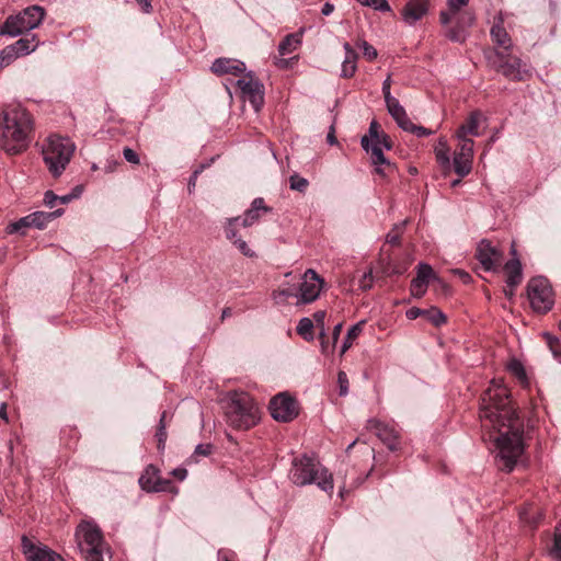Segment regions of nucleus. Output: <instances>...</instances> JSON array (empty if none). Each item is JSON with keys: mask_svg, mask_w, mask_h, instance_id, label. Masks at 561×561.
Segmentation results:
<instances>
[{"mask_svg": "<svg viewBox=\"0 0 561 561\" xmlns=\"http://www.w3.org/2000/svg\"><path fill=\"white\" fill-rule=\"evenodd\" d=\"M512 255L513 259L508 260L504 266L503 270L506 274V285L511 288L510 291L505 290V295L508 297H512L514 294V288L517 287L523 279V268L522 263L519 259L517 257V252L514 245H512Z\"/></svg>", "mask_w": 561, "mask_h": 561, "instance_id": "18", "label": "nucleus"}, {"mask_svg": "<svg viewBox=\"0 0 561 561\" xmlns=\"http://www.w3.org/2000/svg\"><path fill=\"white\" fill-rule=\"evenodd\" d=\"M240 216L228 218L225 225L226 238L233 243V245L247 257L255 256V252L248 245V243L238 237L237 226L239 225Z\"/></svg>", "mask_w": 561, "mask_h": 561, "instance_id": "21", "label": "nucleus"}, {"mask_svg": "<svg viewBox=\"0 0 561 561\" xmlns=\"http://www.w3.org/2000/svg\"><path fill=\"white\" fill-rule=\"evenodd\" d=\"M415 278L420 282L427 284V285L431 279H437L432 266L426 263H419L417 274H416Z\"/></svg>", "mask_w": 561, "mask_h": 561, "instance_id": "34", "label": "nucleus"}, {"mask_svg": "<svg viewBox=\"0 0 561 561\" xmlns=\"http://www.w3.org/2000/svg\"><path fill=\"white\" fill-rule=\"evenodd\" d=\"M427 286V284L413 278L410 286L411 295L421 298L426 293Z\"/></svg>", "mask_w": 561, "mask_h": 561, "instance_id": "49", "label": "nucleus"}, {"mask_svg": "<svg viewBox=\"0 0 561 561\" xmlns=\"http://www.w3.org/2000/svg\"><path fill=\"white\" fill-rule=\"evenodd\" d=\"M76 539L87 561H103L105 542L100 527L91 522H82L77 527Z\"/></svg>", "mask_w": 561, "mask_h": 561, "instance_id": "6", "label": "nucleus"}, {"mask_svg": "<svg viewBox=\"0 0 561 561\" xmlns=\"http://www.w3.org/2000/svg\"><path fill=\"white\" fill-rule=\"evenodd\" d=\"M22 549L27 561H57L60 557L55 551L44 545H35L26 536L22 539Z\"/></svg>", "mask_w": 561, "mask_h": 561, "instance_id": "17", "label": "nucleus"}, {"mask_svg": "<svg viewBox=\"0 0 561 561\" xmlns=\"http://www.w3.org/2000/svg\"><path fill=\"white\" fill-rule=\"evenodd\" d=\"M396 123L401 129L411 134L415 126V124L409 118L408 114L397 119Z\"/></svg>", "mask_w": 561, "mask_h": 561, "instance_id": "56", "label": "nucleus"}, {"mask_svg": "<svg viewBox=\"0 0 561 561\" xmlns=\"http://www.w3.org/2000/svg\"><path fill=\"white\" fill-rule=\"evenodd\" d=\"M476 259L486 272L496 271L501 265L503 253L488 239H482L476 249Z\"/></svg>", "mask_w": 561, "mask_h": 561, "instance_id": "14", "label": "nucleus"}, {"mask_svg": "<svg viewBox=\"0 0 561 561\" xmlns=\"http://www.w3.org/2000/svg\"><path fill=\"white\" fill-rule=\"evenodd\" d=\"M445 36L455 43H463L467 39L468 32L456 23L455 26L447 30Z\"/></svg>", "mask_w": 561, "mask_h": 561, "instance_id": "35", "label": "nucleus"}, {"mask_svg": "<svg viewBox=\"0 0 561 561\" xmlns=\"http://www.w3.org/2000/svg\"><path fill=\"white\" fill-rule=\"evenodd\" d=\"M160 470L154 465H148L139 478V485L144 491L152 492L160 478Z\"/></svg>", "mask_w": 561, "mask_h": 561, "instance_id": "26", "label": "nucleus"}, {"mask_svg": "<svg viewBox=\"0 0 561 561\" xmlns=\"http://www.w3.org/2000/svg\"><path fill=\"white\" fill-rule=\"evenodd\" d=\"M272 208L265 205V202L262 197H256L251 203V207L245 210L244 216L240 217L239 225L248 228L253 226L263 214L271 213Z\"/></svg>", "mask_w": 561, "mask_h": 561, "instance_id": "23", "label": "nucleus"}, {"mask_svg": "<svg viewBox=\"0 0 561 561\" xmlns=\"http://www.w3.org/2000/svg\"><path fill=\"white\" fill-rule=\"evenodd\" d=\"M459 144L454 153V170L460 176L465 178L471 172L473 159V140L458 139Z\"/></svg>", "mask_w": 561, "mask_h": 561, "instance_id": "13", "label": "nucleus"}, {"mask_svg": "<svg viewBox=\"0 0 561 561\" xmlns=\"http://www.w3.org/2000/svg\"><path fill=\"white\" fill-rule=\"evenodd\" d=\"M289 183L291 190L298 191L300 193H304L309 185L308 180L298 174H293L289 178Z\"/></svg>", "mask_w": 561, "mask_h": 561, "instance_id": "43", "label": "nucleus"}, {"mask_svg": "<svg viewBox=\"0 0 561 561\" xmlns=\"http://www.w3.org/2000/svg\"><path fill=\"white\" fill-rule=\"evenodd\" d=\"M226 421L238 431H247L260 421V411L252 397L243 391L230 392L225 404Z\"/></svg>", "mask_w": 561, "mask_h": 561, "instance_id": "3", "label": "nucleus"}, {"mask_svg": "<svg viewBox=\"0 0 561 561\" xmlns=\"http://www.w3.org/2000/svg\"><path fill=\"white\" fill-rule=\"evenodd\" d=\"M214 161V158L210 159L209 162H206V163H202L198 165V168H196L192 175L190 176V180H188V192L192 193L195 188V185H196V181H197V178L198 175L206 169L210 165V163Z\"/></svg>", "mask_w": 561, "mask_h": 561, "instance_id": "46", "label": "nucleus"}, {"mask_svg": "<svg viewBox=\"0 0 561 561\" xmlns=\"http://www.w3.org/2000/svg\"><path fill=\"white\" fill-rule=\"evenodd\" d=\"M343 48L345 50V57L342 62L341 77L348 79V78H352L357 70L356 62L358 59V54L347 42L344 43Z\"/></svg>", "mask_w": 561, "mask_h": 561, "instance_id": "25", "label": "nucleus"}, {"mask_svg": "<svg viewBox=\"0 0 561 561\" xmlns=\"http://www.w3.org/2000/svg\"><path fill=\"white\" fill-rule=\"evenodd\" d=\"M373 286V273L371 271L364 273L363 277L359 280V287L363 290L370 289Z\"/></svg>", "mask_w": 561, "mask_h": 561, "instance_id": "58", "label": "nucleus"}, {"mask_svg": "<svg viewBox=\"0 0 561 561\" xmlns=\"http://www.w3.org/2000/svg\"><path fill=\"white\" fill-rule=\"evenodd\" d=\"M210 70L216 76H240L245 71V64L239 59L220 57L214 60Z\"/></svg>", "mask_w": 561, "mask_h": 561, "instance_id": "20", "label": "nucleus"}, {"mask_svg": "<svg viewBox=\"0 0 561 561\" xmlns=\"http://www.w3.org/2000/svg\"><path fill=\"white\" fill-rule=\"evenodd\" d=\"M469 0H448V10L453 14H457L460 9L465 5H467Z\"/></svg>", "mask_w": 561, "mask_h": 561, "instance_id": "57", "label": "nucleus"}, {"mask_svg": "<svg viewBox=\"0 0 561 561\" xmlns=\"http://www.w3.org/2000/svg\"><path fill=\"white\" fill-rule=\"evenodd\" d=\"M483 121V115L480 111H473L469 114L465 123H462L457 131V139H470L468 136L478 137L481 135L479 127L481 122Z\"/></svg>", "mask_w": 561, "mask_h": 561, "instance_id": "24", "label": "nucleus"}, {"mask_svg": "<svg viewBox=\"0 0 561 561\" xmlns=\"http://www.w3.org/2000/svg\"><path fill=\"white\" fill-rule=\"evenodd\" d=\"M381 133L380 131V125L378 124L377 121H371L370 124H369V128H368V138L370 141H376L380 138L381 136Z\"/></svg>", "mask_w": 561, "mask_h": 561, "instance_id": "53", "label": "nucleus"}, {"mask_svg": "<svg viewBox=\"0 0 561 561\" xmlns=\"http://www.w3.org/2000/svg\"><path fill=\"white\" fill-rule=\"evenodd\" d=\"M491 36L494 43L504 48H510L511 37L501 24H494L491 27Z\"/></svg>", "mask_w": 561, "mask_h": 561, "instance_id": "31", "label": "nucleus"}, {"mask_svg": "<svg viewBox=\"0 0 561 561\" xmlns=\"http://www.w3.org/2000/svg\"><path fill=\"white\" fill-rule=\"evenodd\" d=\"M542 336L547 343V345L549 346V348H553V346L556 345H559L560 342H559V339L556 337L554 335H552L551 333L549 332H543L542 333Z\"/></svg>", "mask_w": 561, "mask_h": 561, "instance_id": "63", "label": "nucleus"}, {"mask_svg": "<svg viewBox=\"0 0 561 561\" xmlns=\"http://www.w3.org/2000/svg\"><path fill=\"white\" fill-rule=\"evenodd\" d=\"M371 144H379L381 148H385L387 150L392 149V141L386 133H381L380 138L376 141H371Z\"/></svg>", "mask_w": 561, "mask_h": 561, "instance_id": "59", "label": "nucleus"}, {"mask_svg": "<svg viewBox=\"0 0 561 561\" xmlns=\"http://www.w3.org/2000/svg\"><path fill=\"white\" fill-rule=\"evenodd\" d=\"M362 5L370 7L376 11L390 12L391 8L387 0H357Z\"/></svg>", "mask_w": 561, "mask_h": 561, "instance_id": "40", "label": "nucleus"}, {"mask_svg": "<svg viewBox=\"0 0 561 561\" xmlns=\"http://www.w3.org/2000/svg\"><path fill=\"white\" fill-rule=\"evenodd\" d=\"M435 157L437 162L443 168H449L450 158H449V147L447 145V140L445 138H439L437 145L434 148Z\"/></svg>", "mask_w": 561, "mask_h": 561, "instance_id": "29", "label": "nucleus"}, {"mask_svg": "<svg viewBox=\"0 0 561 561\" xmlns=\"http://www.w3.org/2000/svg\"><path fill=\"white\" fill-rule=\"evenodd\" d=\"M367 427L374 430L378 438L392 451L399 448V436L394 428L371 419L368 421Z\"/></svg>", "mask_w": 561, "mask_h": 561, "instance_id": "19", "label": "nucleus"}, {"mask_svg": "<svg viewBox=\"0 0 561 561\" xmlns=\"http://www.w3.org/2000/svg\"><path fill=\"white\" fill-rule=\"evenodd\" d=\"M325 316H327V312L324 310H318L312 316L314 325L320 330L319 339H323L324 336H327L325 325H324Z\"/></svg>", "mask_w": 561, "mask_h": 561, "instance_id": "44", "label": "nucleus"}, {"mask_svg": "<svg viewBox=\"0 0 561 561\" xmlns=\"http://www.w3.org/2000/svg\"><path fill=\"white\" fill-rule=\"evenodd\" d=\"M59 196L56 195L53 191H47L44 195V204L49 207V208H53L56 204V202L58 201Z\"/></svg>", "mask_w": 561, "mask_h": 561, "instance_id": "60", "label": "nucleus"}, {"mask_svg": "<svg viewBox=\"0 0 561 561\" xmlns=\"http://www.w3.org/2000/svg\"><path fill=\"white\" fill-rule=\"evenodd\" d=\"M337 382L340 388V396H346L348 391V379L344 371H339Z\"/></svg>", "mask_w": 561, "mask_h": 561, "instance_id": "55", "label": "nucleus"}, {"mask_svg": "<svg viewBox=\"0 0 561 561\" xmlns=\"http://www.w3.org/2000/svg\"><path fill=\"white\" fill-rule=\"evenodd\" d=\"M528 298L531 308L538 313H547L553 307V291L546 277H534L527 285Z\"/></svg>", "mask_w": 561, "mask_h": 561, "instance_id": "8", "label": "nucleus"}, {"mask_svg": "<svg viewBox=\"0 0 561 561\" xmlns=\"http://www.w3.org/2000/svg\"><path fill=\"white\" fill-rule=\"evenodd\" d=\"M213 450L214 446L211 444H198L195 447L194 454L191 456L190 460L194 459L195 461H197V457H207L211 455Z\"/></svg>", "mask_w": 561, "mask_h": 561, "instance_id": "50", "label": "nucleus"}, {"mask_svg": "<svg viewBox=\"0 0 561 561\" xmlns=\"http://www.w3.org/2000/svg\"><path fill=\"white\" fill-rule=\"evenodd\" d=\"M356 46L358 48L363 49V55L367 60L373 61L377 58L378 53H377L376 48L374 46H371L365 39H358L356 43Z\"/></svg>", "mask_w": 561, "mask_h": 561, "instance_id": "38", "label": "nucleus"}, {"mask_svg": "<svg viewBox=\"0 0 561 561\" xmlns=\"http://www.w3.org/2000/svg\"><path fill=\"white\" fill-rule=\"evenodd\" d=\"M156 439H157V448L160 453H162L165 448V442L168 438L167 427L165 425H158L157 432H156Z\"/></svg>", "mask_w": 561, "mask_h": 561, "instance_id": "48", "label": "nucleus"}, {"mask_svg": "<svg viewBox=\"0 0 561 561\" xmlns=\"http://www.w3.org/2000/svg\"><path fill=\"white\" fill-rule=\"evenodd\" d=\"M480 420L497 449V467L511 472L525 450V422L510 390L493 380L480 399Z\"/></svg>", "mask_w": 561, "mask_h": 561, "instance_id": "1", "label": "nucleus"}, {"mask_svg": "<svg viewBox=\"0 0 561 561\" xmlns=\"http://www.w3.org/2000/svg\"><path fill=\"white\" fill-rule=\"evenodd\" d=\"M313 329V321L310 318L304 317L299 320L296 331L305 341L311 342L314 340Z\"/></svg>", "mask_w": 561, "mask_h": 561, "instance_id": "30", "label": "nucleus"}, {"mask_svg": "<svg viewBox=\"0 0 561 561\" xmlns=\"http://www.w3.org/2000/svg\"><path fill=\"white\" fill-rule=\"evenodd\" d=\"M171 474L178 480L182 481L187 476V470L185 468H175L171 471Z\"/></svg>", "mask_w": 561, "mask_h": 561, "instance_id": "64", "label": "nucleus"}, {"mask_svg": "<svg viewBox=\"0 0 561 561\" xmlns=\"http://www.w3.org/2000/svg\"><path fill=\"white\" fill-rule=\"evenodd\" d=\"M323 284L324 279L314 270H307L299 285L297 305L311 304L317 300Z\"/></svg>", "mask_w": 561, "mask_h": 561, "instance_id": "12", "label": "nucleus"}, {"mask_svg": "<svg viewBox=\"0 0 561 561\" xmlns=\"http://www.w3.org/2000/svg\"><path fill=\"white\" fill-rule=\"evenodd\" d=\"M434 131L432 129H428L426 127L415 125L414 129L412 131L413 135H415L419 138L431 136Z\"/></svg>", "mask_w": 561, "mask_h": 561, "instance_id": "61", "label": "nucleus"}, {"mask_svg": "<svg viewBox=\"0 0 561 561\" xmlns=\"http://www.w3.org/2000/svg\"><path fill=\"white\" fill-rule=\"evenodd\" d=\"M268 410L274 420L284 423L291 422L299 414L298 402L285 392L272 398Z\"/></svg>", "mask_w": 561, "mask_h": 561, "instance_id": "10", "label": "nucleus"}, {"mask_svg": "<svg viewBox=\"0 0 561 561\" xmlns=\"http://www.w3.org/2000/svg\"><path fill=\"white\" fill-rule=\"evenodd\" d=\"M476 21L474 14L470 11L458 12L457 24L466 31L473 25Z\"/></svg>", "mask_w": 561, "mask_h": 561, "instance_id": "45", "label": "nucleus"}, {"mask_svg": "<svg viewBox=\"0 0 561 561\" xmlns=\"http://www.w3.org/2000/svg\"><path fill=\"white\" fill-rule=\"evenodd\" d=\"M301 43V35L299 33H291L286 35L278 45V53L282 56L289 55L295 51Z\"/></svg>", "mask_w": 561, "mask_h": 561, "instance_id": "28", "label": "nucleus"}, {"mask_svg": "<svg viewBox=\"0 0 561 561\" xmlns=\"http://www.w3.org/2000/svg\"><path fill=\"white\" fill-rule=\"evenodd\" d=\"M430 0H410L402 9L403 21L410 25L415 24L428 12Z\"/></svg>", "mask_w": 561, "mask_h": 561, "instance_id": "22", "label": "nucleus"}, {"mask_svg": "<svg viewBox=\"0 0 561 561\" xmlns=\"http://www.w3.org/2000/svg\"><path fill=\"white\" fill-rule=\"evenodd\" d=\"M33 130L31 114L21 106L3 112L0 123V147L10 154L24 151L31 141Z\"/></svg>", "mask_w": 561, "mask_h": 561, "instance_id": "2", "label": "nucleus"}, {"mask_svg": "<svg viewBox=\"0 0 561 561\" xmlns=\"http://www.w3.org/2000/svg\"><path fill=\"white\" fill-rule=\"evenodd\" d=\"M289 479L299 486L316 483L324 492L333 490V478L329 470L306 454L293 459Z\"/></svg>", "mask_w": 561, "mask_h": 561, "instance_id": "4", "label": "nucleus"}, {"mask_svg": "<svg viewBox=\"0 0 561 561\" xmlns=\"http://www.w3.org/2000/svg\"><path fill=\"white\" fill-rule=\"evenodd\" d=\"M174 490L175 486L171 480L160 477L158 482H156L154 490H152V492H173Z\"/></svg>", "mask_w": 561, "mask_h": 561, "instance_id": "51", "label": "nucleus"}, {"mask_svg": "<svg viewBox=\"0 0 561 561\" xmlns=\"http://www.w3.org/2000/svg\"><path fill=\"white\" fill-rule=\"evenodd\" d=\"M123 156H124L125 160L131 164L140 163L138 153L129 147H125L123 149Z\"/></svg>", "mask_w": 561, "mask_h": 561, "instance_id": "54", "label": "nucleus"}, {"mask_svg": "<svg viewBox=\"0 0 561 561\" xmlns=\"http://www.w3.org/2000/svg\"><path fill=\"white\" fill-rule=\"evenodd\" d=\"M508 370L517 377L518 380L520 381H525L527 379V375H526V371H525V368L523 366V364L517 360V359H513L508 364Z\"/></svg>", "mask_w": 561, "mask_h": 561, "instance_id": "42", "label": "nucleus"}, {"mask_svg": "<svg viewBox=\"0 0 561 561\" xmlns=\"http://www.w3.org/2000/svg\"><path fill=\"white\" fill-rule=\"evenodd\" d=\"M64 213L62 208H58L54 211H35L31 214V217L35 228L44 229L50 221L60 217Z\"/></svg>", "mask_w": 561, "mask_h": 561, "instance_id": "27", "label": "nucleus"}, {"mask_svg": "<svg viewBox=\"0 0 561 561\" xmlns=\"http://www.w3.org/2000/svg\"><path fill=\"white\" fill-rule=\"evenodd\" d=\"M75 151L73 142L66 137L50 136L43 149L44 161L54 178H58L70 162Z\"/></svg>", "mask_w": 561, "mask_h": 561, "instance_id": "5", "label": "nucleus"}, {"mask_svg": "<svg viewBox=\"0 0 561 561\" xmlns=\"http://www.w3.org/2000/svg\"><path fill=\"white\" fill-rule=\"evenodd\" d=\"M550 553L561 560V524L556 527L553 546L550 550Z\"/></svg>", "mask_w": 561, "mask_h": 561, "instance_id": "47", "label": "nucleus"}, {"mask_svg": "<svg viewBox=\"0 0 561 561\" xmlns=\"http://www.w3.org/2000/svg\"><path fill=\"white\" fill-rule=\"evenodd\" d=\"M405 222L400 225H396L391 231H389L386 236V242L391 245H399L401 240L402 230Z\"/></svg>", "mask_w": 561, "mask_h": 561, "instance_id": "41", "label": "nucleus"}, {"mask_svg": "<svg viewBox=\"0 0 561 561\" xmlns=\"http://www.w3.org/2000/svg\"><path fill=\"white\" fill-rule=\"evenodd\" d=\"M493 67L511 81H524L529 76L527 65L520 58L511 54L497 51Z\"/></svg>", "mask_w": 561, "mask_h": 561, "instance_id": "9", "label": "nucleus"}, {"mask_svg": "<svg viewBox=\"0 0 561 561\" xmlns=\"http://www.w3.org/2000/svg\"><path fill=\"white\" fill-rule=\"evenodd\" d=\"M423 317L437 328L447 322V317L436 307L425 309Z\"/></svg>", "mask_w": 561, "mask_h": 561, "instance_id": "33", "label": "nucleus"}, {"mask_svg": "<svg viewBox=\"0 0 561 561\" xmlns=\"http://www.w3.org/2000/svg\"><path fill=\"white\" fill-rule=\"evenodd\" d=\"M424 311H425V309H421V308H417V307H412V308L407 310L405 316H407V318L409 320H415V319H417L421 316L423 317Z\"/></svg>", "mask_w": 561, "mask_h": 561, "instance_id": "62", "label": "nucleus"}, {"mask_svg": "<svg viewBox=\"0 0 561 561\" xmlns=\"http://www.w3.org/2000/svg\"><path fill=\"white\" fill-rule=\"evenodd\" d=\"M290 297L298 299V291L294 287L280 288L273 293V298L277 304H284Z\"/></svg>", "mask_w": 561, "mask_h": 561, "instance_id": "37", "label": "nucleus"}, {"mask_svg": "<svg viewBox=\"0 0 561 561\" xmlns=\"http://www.w3.org/2000/svg\"><path fill=\"white\" fill-rule=\"evenodd\" d=\"M241 91L242 98L248 100L255 112H259L264 104V85L252 71L247 72L236 82Z\"/></svg>", "mask_w": 561, "mask_h": 561, "instance_id": "11", "label": "nucleus"}, {"mask_svg": "<svg viewBox=\"0 0 561 561\" xmlns=\"http://www.w3.org/2000/svg\"><path fill=\"white\" fill-rule=\"evenodd\" d=\"M28 227H34L33 225V219L31 217V214L19 219L18 221L11 224L9 226V232L10 233H14V232H21V233H24L22 231L23 228H28Z\"/></svg>", "mask_w": 561, "mask_h": 561, "instance_id": "39", "label": "nucleus"}, {"mask_svg": "<svg viewBox=\"0 0 561 561\" xmlns=\"http://www.w3.org/2000/svg\"><path fill=\"white\" fill-rule=\"evenodd\" d=\"M360 145L366 152L370 153L371 163L375 165L377 174L385 176L386 170H393L394 165L385 157L379 144H371L368 136H363Z\"/></svg>", "mask_w": 561, "mask_h": 561, "instance_id": "16", "label": "nucleus"}, {"mask_svg": "<svg viewBox=\"0 0 561 561\" xmlns=\"http://www.w3.org/2000/svg\"><path fill=\"white\" fill-rule=\"evenodd\" d=\"M386 105H387V110H388L389 114L391 115V117L394 121L407 115L404 107L400 104V102L396 98H392V99L386 101Z\"/></svg>", "mask_w": 561, "mask_h": 561, "instance_id": "36", "label": "nucleus"}, {"mask_svg": "<svg viewBox=\"0 0 561 561\" xmlns=\"http://www.w3.org/2000/svg\"><path fill=\"white\" fill-rule=\"evenodd\" d=\"M45 16V10L39 5L24 9L16 15H9L0 26V35L15 37L37 27Z\"/></svg>", "mask_w": 561, "mask_h": 561, "instance_id": "7", "label": "nucleus"}, {"mask_svg": "<svg viewBox=\"0 0 561 561\" xmlns=\"http://www.w3.org/2000/svg\"><path fill=\"white\" fill-rule=\"evenodd\" d=\"M38 41L34 34L21 37L14 44L7 46L1 51V62L3 64L7 60V64H9L19 56L28 55L36 49Z\"/></svg>", "mask_w": 561, "mask_h": 561, "instance_id": "15", "label": "nucleus"}, {"mask_svg": "<svg viewBox=\"0 0 561 561\" xmlns=\"http://www.w3.org/2000/svg\"><path fill=\"white\" fill-rule=\"evenodd\" d=\"M364 324L365 321H359L348 329L341 348V354H344L352 346L353 341L356 340L358 335L362 333Z\"/></svg>", "mask_w": 561, "mask_h": 561, "instance_id": "32", "label": "nucleus"}, {"mask_svg": "<svg viewBox=\"0 0 561 561\" xmlns=\"http://www.w3.org/2000/svg\"><path fill=\"white\" fill-rule=\"evenodd\" d=\"M408 270V266L405 264H398L393 262H388L385 272L388 275H402Z\"/></svg>", "mask_w": 561, "mask_h": 561, "instance_id": "52", "label": "nucleus"}]
</instances>
